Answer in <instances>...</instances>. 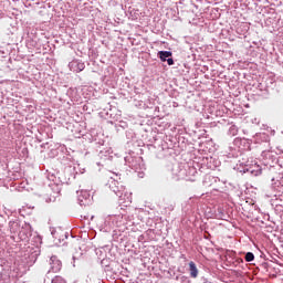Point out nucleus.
<instances>
[{"instance_id":"8","label":"nucleus","mask_w":283,"mask_h":283,"mask_svg":"<svg viewBox=\"0 0 283 283\" xmlns=\"http://www.w3.org/2000/svg\"><path fill=\"white\" fill-rule=\"evenodd\" d=\"M260 175H262V169H259V170H258L256 176H260Z\"/></svg>"},{"instance_id":"7","label":"nucleus","mask_w":283,"mask_h":283,"mask_svg":"<svg viewBox=\"0 0 283 283\" xmlns=\"http://www.w3.org/2000/svg\"><path fill=\"white\" fill-rule=\"evenodd\" d=\"M10 227L11 229H13L14 227H17V222H10Z\"/></svg>"},{"instance_id":"10","label":"nucleus","mask_w":283,"mask_h":283,"mask_svg":"<svg viewBox=\"0 0 283 283\" xmlns=\"http://www.w3.org/2000/svg\"><path fill=\"white\" fill-rule=\"evenodd\" d=\"M81 67H82V70H83V67H84L83 64H81Z\"/></svg>"},{"instance_id":"9","label":"nucleus","mask_w":283,"mask_h":283,"mask_svg":"<svg viewBox=\"0 0 283 283\" xmlns=\"http://www.w3.org/2000/svg\"><path fill=\"white\" fill-rule=\"evenodd\" d=\"M82 70H83V66H80V72H82Z\"/></svg>"},{"instance_id":"4","label":"nucleus","mask_w":283,"mask_h":283,"mask_svg":"<svg viewBox=\"0 0 283 283\" xmlns=\"http://www.w3.org/2000/svg\"><path fill=\"white\" fill-rule=\"evenodd\" d=\"M253 260H255V255L253 254V252H248L245 254V262H253Z\"/></svg>"},{"instance_id":"2","label":"nucleus","mask_w":283,"mask_h":283,"mask_svg":"<svg viewBox=\"0 0 283 283\" xmlns=\"http://www.w3.org/2000/svg\"><path fill=\"white\" fill-rule=\"evenodd\" d=\"M189 271H190V277H198V268L196 266V263L193 261L189 262Z\"/></svg>"},{"instance_id":"3","label":"nucleus","mask_w":283,"mask_h":283,"mask_svg":"<svg viewBox=\"0 0 283 283\" xmlns=\"http://www.w3.org/2000/svg\"><path fill=\"white\" fill-rule=\"evenodd\" d=\"M158 56H159L160 61L163 63H165V61H167V59H169V56H171V52L170 51H159Z\"/></svg>"},{"instance_id":"1","label":"nucleus","mask_w":283,"mask_h":283,"mask_svg":"<svg viewBox=\"0 0 283 283\" xmlns=\"http://www.w3.org/2000/svg\"><path fill=\"white\" fill-rule=\"evenodd\" d=\"M62 269V263L59 260H52L51 263V271L52 273H59V271H61Z\"/></svg>"},{"instance_id":"5","label":"nucleus","mask_w":283,"mask_h":283,"mask_svg":"<svg viewBox=\"0 0 283 283\" xmlns=\"http://www.w3.org/2000/svg\"><path fill=\"white\" fill-rule=\"evenodd\" d=\"M52 283H67V282L65 281V279H63V276H55L52 280Z\"/></svg>"},{"instance_id":"6","label":"nucleus","mask_w":283,"mask_h":283,"mask_svg":"<svg viewBox=\"0 0 283 283\" xmlns=\"http://www.w3.org/2000/svg\"><path fill=\"white\" fill-rule=\"evenodd\" d=\"M166 61H167L168 65H174V59L169 57Z\"/></svg>"}]
</instances>
